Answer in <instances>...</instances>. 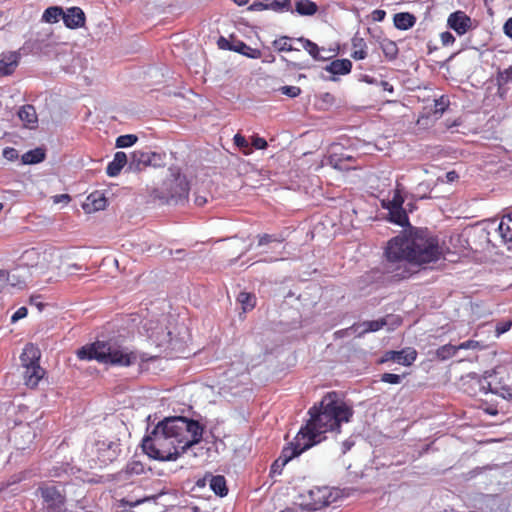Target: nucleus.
Listing matches in <instances>:
<instances>
[{"label":"nucleus","mask_w":512,"mask_h":512,"mask_svg":"<svg viewBox=\"0 0 512 512\" xmlns=\"http://www.w3.org/2000/svg\"><path fill=\"white\" fill-rule=\"evenodd\" d=\"M438 239L427 229L410 228L392 238L386 247V269L397 279L412 274L408 265H423L437 261L441 256Z\"/></svg>","instance_id":"obj_1"},{"label":"nucleus","mask_w":512,"mask_h":512,"mask_svg":"<svg viewBox=\"0 0 512 512\" xmlns=\"http://www.w3.org/2000/svg\"><path fill=\"white\" fill-rule=\"evenodd\" d=\"M203 427L194 420L176 416L159 422L142 441L143 451L152 459L174 461L202 439Z\"/></svg>","instance_id":"obj_2"},{"label":"nucleus","mask_w":512,"mask_h":512,"mask_svg":"<svg viewBox=\"0 0 512 512\" xmlns=\"http://www.w3.org/2000/svg\"><path fill=\"white\" fill-rule=\"evenodd\" d=\"M308 413L310 419L301 430L317 444L322 440L321 434L339 429L343 422H349L353 410L344 402L337 400L336 393H328L321 400L319 407H311Z\"/></svg>","instance_id":"obj_3"},{"label":"nucleus","mask_w":512,"mask_h":512,"mask_svg":"<svg viewBox=\"0 0 512 512\" xmlns=\"http://www.w3.org/2000/svg\"><path fill=\"white\" fill-rule=\"evenodd\" d=\"M77 356L82 360L95 359L100 363L117 366H130L138 361V355L117 344L114 340L96 341L78 350Z\"/></svg>","instance_id":"obj_4"},{"label":"nucleus","mask_w":512,"mask_h":512,"mask_svg":"<svg viewBox=\"0 0 512 512\" xmlns=\"http://www.w3.org/2000/svg\"><path fill=\"white\" fill-rule=\"evenodd\" d=\"M190 186L178 168H170L162 182L151 191V197L160 204L178 205L188 199Z\"/></svg>","instance_id":"obj_5"},{"label":"nucleus","mask_w":512,"mask_h":512,"mask_svg":"<svg viewBox=\"0 0 512 512\" xmlns=\"http://www.w3.org/2000/svg\"><path fill=\"white\" fill-rule=\"evenodd\" d=\"M42 500V512H67L66 493L64 489L49 484L41 483L36 490Z\"/></svg>","instance_id":"obj_6"},{"label":"nucleus","mask_w":512,"mask_h":512,"mask_svg":"<svg viewBox=\"0 0 512 512\" xmlns=\"http://www.w3.org/2000/svg\"><path fill=\"white\" fill-rule=\"evenodd\" d=\"M315 445L311 438L307 437L301 429L297 433L294 441L291 442L288 446L284 447L279 458L284 461V463H288L294 457L300 455L305 450L309 449Z\"/></svg>","instance_id":"obj_7"},{"label":"nucleus","mask_w":512,"mask_h":512,"mask_svg":"<svg viewBox=\"0 0 512 512\" xmlns=\"http://www.w3.org/2000/svg\"><path fill=\"white\" fill-rule=\"evenodd\" d=\"M156 158L160 159V155L155 152L136 150L130 155L127 169L130 172H140L148 166H156Z\"/></svg>","instance_id":"obj_8"},{"label":"nucleus","mask_w":512,"mask_h":512,"mask_svg":"<svg viewBox=\"0 0 512 512\" xmlns=\"http://www.w3.org/2000/svg\"><path fill=\"white\" fill-rule=\"evenodd\" d=\"M447 25L459 36L466 34L475 27L474 21L465 12L460 10L449 15Z\"/></svg>","instance_id":"obj_9"},{"label":"nucleus","mask_w":512,"mask_h":512,"mask_svg":"<svg viewBox=\"0 0 512 512\" xmlns=\"http://www.w3.org/2000/svg\"><path fill=\"white\" fill-rule=\"evenodd\" d=\"M61 265V255L54 251H44L41 255V260L37 263L36 269L40 270V272H56L59 270Z\"/></svg>","instance_id":"obj_10"},{"label":"nucleus","mask_w":512,"mask_h":512,"mask_svg":"<svg viewBox=\"0 0 512 512\" xmlns=\"http://www.w3.org/2000/svg\"><path fill=\"white\" fill-rule=\"evenodd\" d=\"M21 54L18 51L4 52L0 56V76L11 75L19 65Z\"/></svg>","instance_id":"obj_11"},{"label":"nucleus","mask_w":512,"mask_h":512,"mask_svg":"<svg viewBox=\"0 0 512 512\" xmlns=\"http://www.w3.org/2000/svg\"><path fill=\"white\" fill-rule=\"evenodd\" d=\"M388 324V317H384L378 320L372 321H364L359 324H354L349 328L350 331L357 334V336H362L368 332H376L382 329L384 326Z\"/></svg>","instance_id":"obj_12"},{"label":"nucleus","mask_w":512,"mask_h":512,"mask_svg":"<svg viewBox=\"0 0 512 512\" xmlns=\"http://www.w3.org/2000/svg\"><path fill=\"white\" fill-rule=\"evenodd\" d=\"M64 24L70 29L82 27L85 23V14L79 7H71L63 12Z\"/></svg>","instance_id":"obj_13"},{"label":"nucleus","mask_w":512,"mask_h":512,"mask_svg":"<svg viewBox=\"0 0 512 512\" xmlns=\"http://www.w3.org/2000/svg\"><path fill=\"white\" fill-rule=\"evenodd\" d=\"M417 357V352L413 348H406L401 351H388L386 353V360H392L398 364L409 366Z\"/></svg>","instance_id":"obj_14"},{"label":"nucleus","mask_w":512,"mask_h":512,"mask_svg":"<svg viewBox=\"0 0 512 512\" xmlns=\"http://www.w3.org/2000/svg\"><path fill=\"white\" fill-rule=\"evenodd\" d=\"M107 205V199L104 194L100 191H95L91 193L85 203L83 204V209L86 213H92L104 210Z\"/></svg>","instance_id":"obj_15"},{"label":"nucleus","mask_w":512,"mask_h":512,"mask_svg":"<svg viewBox=\"0 0 512 512\" xmlns=\"http://www.w3.org/2000/svg\"><path fill=\"white\" fill-rule=\"evenodd\" d=\"M41 357L40 350L32 343L25 345L23 352L20 355L22 368L30 367L38 364Z\"/></svg>","instance_id":"obj_16"},{"label":"nucleus","mask_w":512,"mask_h":512,"mask_svg":"<svg viewBox=\"0 0 512 512\" xmlns=\"http://www.w3.org/2000/svg\"><path fill=\"white\" fill-rule=\"evenodd\" d=\"M23 369L25 384L31 388L36 387L45 374V370L39 363Z\"/></svg>","instance_id":"obj_17"},{"label":"nucleus","mask_w":512,"mask_h":512,"mask_svg":"<svg viewBox=\"0 0 512 512\" xmlns=\"http://www.w3.org/2000/svg\"><path fill=\"white\" fill-rule=\"evenodd\" d=\"M129 159L124 152H116L113 160L107 165L106 173L110 177H116L120 174L125 165L128 166Z\"/></svg>","instance_id":"obj_18"},{"label":"nucleus","mask_w":512,"mask_h":512,"mask_svg":"<svg viewBox=\"0 0 512 512\" xmlns=\"http://www.w3.org/2000/svg\"><path fill=\"white\" fill-rule=\"evenodd\" d=\"M97 449L103 457V461H113L116 459L119 453V444L115 441H99L97 443Z\"/></svg>","instance_id":"obj_19"},{"label":"nucleus","mask_w":512,"mask_h":512,"mask_svg":"<svg viewBox=\"0 0 512 512\" xmlns=\"http://www.w3.org/2000/svg\"><path fill=\"white\" fill-rule=\"evenodd\" d=\"M497 231L504 242H512V213L501 218Z\"/></svg>","instance_id":"obj_20"},{"label":"nucleus","mask_w":512,"mask_h":512,"mask_svg":"<svg viewBox=\"0 0 512 512\" xmlns=\"http://www.w3.org/2000/svg\"><path fill=\"white\" fill-rule=\"evenodd\" d=\"M352 63L348 59H337L325 67V70L334 75H344L351 71Z\"/></svg>","instance_id":"obj_21"},{"label":"nucleus","mask_w":512,"mask_h":512,"mask_svg":"<svg viewBox=\"0 0 512 512\" xmlns=\"http://www.w3.org/2000/svg\"><path fill=\"white\" fill-rule=\"evenodd\" d=\"M20 120L28 127L33 128L37 124L36 110L32 105H25L18 112Z\"/></svg>","instance_id":"obj_22"},{"label":"nucleus","mask_w":512,"mask_h":512,"mask_svg":"<svg viewBox=\"0 0 512 512\" xmlns=\"http://www.w3.org/2000/svg\"><path fill=\"white\" fill-rule=\"evenodd\" d=\"M293 11L301 16H312L318 11V6L311 0H296Z\"/></svg>","instance_id":"obj_23"},{"label":"nucleus","mask_w":512,"mask_h":512,"mask_svg":"<svg viewBox=\"0 0 512 512\" xmlns=\"http://www.w3.org/2000/svg\"><path fill=\"white\" fill-rule=\"evenodd\" d=\"M233 51L240 53L251 59H258L261 57V51L258 49L251 48L243 41L234 40Z\"/></svg>","instance_id":"obj_24"},{"label":"nucleus","mask_w":512,"mask_h":512,"mask_svg":"<svg viewBox=\"0 0 512 512\" xmlns=\"http://www.w3.org/2000/svg\"><path fill=\"white\" fill-rule=\"evenodd\" d=\"M415 17L407 12L397 13L394 15V25L400 30H407L415 24Z\"/></svg>","instance_id":"obj_25"},{"label":"nucleus","mask_w":512,"mask_h":512,"mask_svg":"<svg viewBox=\"0 0 512 512\" xmlns=\"http://www.w3.org/2000/svg\"><path fill=\"white\" fill-rule=\"evenodd\" d=\"M209 485H210V488L214 491V493L220 497H224L228 493V489L226 486V480H225L224 476L210 475Z\"/></svg>","instance_id":"obj_26"},{"label":"nucleus","mask_w":512,"mask_h":512,"mask_svg":"<svg viewBox=\"0 0 512 512\" xmlns=\"http://www.w3.org/2000/svg\"><path fill=\"white\" fill-rule=\"evenodd\" d=\"M352 46H353L354 51L351 54V56L355 60H362V59L366 58V56H367V52H366L367 45H366V42L364 41V39L362 37H359L356 34L352 38Z\"/></svg>","instance_id":"obj_27"},{"label":"nucleus","mask_w":512,"mask_h":512,"mask_svg":"<svg viewBox=\"0 0 512 512\" xmlns=\"http://www.w3.org/2000/svg\"><path fill=\"white\" fill-rule=\"evenodd\" d=\"M298 41L303 44V48L313 57V59L318 61L326 59V57L320 54L321 51L325 50L324 48H320L316 43L303 37H300Z\"/></svg>","instance_id":"obj_28"},{"label":"nucleus","mask_w":512,"mask_h":512,"mask_svg":"<svg viewBox=\"0 0 512 512\" xmlns=\"http://www.w3.org/2000/svg\"><path fill=\"white\" fill-rule=\"evenodd\" d=\"M310 495L314 500V504L318 508L327 506L331 503L330 495L328 494L327 488H317L315 490H311Z\"/></svg>","instance_id":"obj_29"},{"label":"nucleus","mask_w":512,"mask_h":512,"mask_svg":"<svg viewBox=\"0 0 512 512\" xmlns=\"http://www.w3.org/2000/svg\"><path fill=\"white\" fill-rule=\"evenodd\" d=\"M21 159L23 164H37L45 159V152L41 148H36L24 153Z\"/></svg>","instance_id":"obj_30"},{"label":"nucleus","mask_w":512,"mask_h":512,"mask_svg":"<svg viewBox=\"0 0 512 512\" xmlns=\"http://www.w3.org/2000/svg\"><path fill=\"white\" fill-rule=\"evenodd\" d=\"M24 272V270L16 269L12 273H9L8 285L13 288L23 289L26 286Z\"/></svg>","instance_id":"obj_31"},{"label":"nucleus","mask_w":512,"mask_h":512,"mask_svg":"<svg viewBox=\"0 0 512 512\" xmlns=\"http://www.w3.org/2000/svg\"><path fill=\"white\" fill-rule=\"evenodd\" d=\"M60 17H63V10L58 6H52L47 8L43 15L42 20L47 23H55Z\"/></svg>","instance_id":"obj_32"},{"label":"nucleus","mask_w":512,"mask_h":512,"mask_svg":"<svg viewBox=\"0 0 512 512\" xmlns=\"http://www.w3.org/2000/svg\"><path fill=\"white\" fill-rule=\"evenodd\" d=\"M390 220L400 226L408 224V216L403 208L389 209Z\"/></svg>","instance_id":"obj_33"},{"label":"nucleus","mask_w":512,"mask_h":512,"mask_svg":"<svg viewBox=\"0 0 512 512\" xmlns=\"http://www.w3.org/2000/svg\"><path fill=\"white\" fill-rule=\"evenodd\" d=\"M237 300L242 305L244 311L253 309L256 304V297L247 292H241Z\"/></svg>","instance_id":"obj_34"},{"label":"nucleus","mask_w":512,"mask_h":512,"mask_svg":"<svg viewBox=\"0 0 512 512\" xmlns=\"http://www.w3.org/2000/svg\"><path fill=\"white\" fill-rule=\"evenodd\" d=\"M270 10L278 13L294 12L291 6V0H273L269 2Z\"/></svg>","instance_id":"obj_35"},{"label":"nucleus","mask_w":512,"mask_h":512,"mask_svg":"<svg viewBox=\"0 0 512 512\" xmlns=\"http://www.w3.org/2000/svg\"><path fill=\"white\" fill-rule=\"evenodd\" d=\"M458 348L457 346L446 344L441 347H439L436 350V356L441 360L449 359L450 357L454 356L457 352Z\"/></svg>","instance_id":"obj_36"},{"label":"nucleus","mask_w":512,"mask_h":512,"mask_svg":"<svg viewBox=\"0 0 512 512\" xmlns=\"http://www.w3.org/2000/svg\"><path fill=\"white\" fill-rule=\"evenodd\" d=\"M137 140V136L133 134L121 135L116 139V147L127 148L134 145L137 142Z\"/></svg>","instance_id":"obj_37"},{"label":"nucleus","mask_w":512,"mask_h":512,"mask_svg":"<svg viewBox=\"0 0 512 512\" xmlns=\"http://www.w3.org/2000/svg\"><path fill=\"white\" fill-rule=\"evenodd\" d=\"M290 42V38L288 36H282L276 40L273 41V47L282 52V51H292L294 50V48L292 47V45L289 43Z\"/></svg>","instance_id":"obj_38"},{"label":"nucleus","mask_w":512,"mask_h":512,"mask_svg":"<svg viewBox=\"0 0 512 512\" xmlns=\"http://www.w3.org/2000/svg\"><path fill=\"white\" fill-rule=\"evenodd\" d=\"M381 48L385 56L389 59H394L396 57L398 48L394 42L385 40L381 43Z\"/></svg>","instance_id":"obj_39"},{"label":"nucleus","mask_w":512,"mask_h":512,"mask_svg":"<svg viewBox=\"0 0 512 512\" xmlns=\"http://www.w3.org/2000/svg\"><path fill=\"white\" fill-rule=\"evenodd\" d=\"M144 465L140 461L133 460L126 466V474L129 475H140L144 472Z\"/></svg>","instance_id":"obj_40"},{"label":"nucleus","mask_w":512,"mask_h":512,"mask_svg":"<svg viewBox=\"0 0 512 512\" xmlns=\"http://www.w3.org/2000/svg\"><path fill=\"white\" fill-rule=\"evenodd\" d=\"M234 143L237 147H239L242 152L246 155L250 154L252 152V147L246 140V138L240 134H236L234 136Z\"/></svg>","instance_id":"obj_41"},{"label":"nucleus","mask_w":512,"mask_h":512,"mask_svg":"<svg viewBox=\"0 0 512 512\" xmlns=\"http://www.w3.org/2000/svg\"><path fill=\"white\" fill-rule=\"evenodd\" d=\"M403 203H404V198L401 196L400 191L396 190L393 198L388 202V204L385 207L388 210L389 209H399V208H403L402 207Z\"/></svg>","instance_id":"obj_42"},{"label":"nucleus","mask_w":512,"mask_h":512,"mask_svg":"<svg viewBox=\"0 0 512 512\" xmlns=\"http://www.w3.org/2000/svg\"><path fill=\"white\" fill-rule=\"evenodd\" d=\"M352 159L353 157L350 155H342L341 157H337V155H331L329 158V162L334 168L342 170L345 169L342 162L344 160L351 161Z\"/></svg>","instance_id":"obj_43"},{"label":"nucleus","mask_w":512,"mask_h":512,"mask_svg":"<svg viewBox=\"0 0 512 512\" xmlns=\"http://www.w3.org/2000/svg\"><path fill=\"white\" fill-rule=\"evenodd\" d=\"M511 80H512V66H510L507 69H504L503 71H500L498 73L497 81H498L499 85L507 84Z\"/></svg>","instance_id":"obj_44"},{"label":"nucleus","mask_w":512,"mask_h":512,"mask_svg":"<svg viewBox=\"0 0 512 512\" xmlns=\"http://www.w3.org/2000/svg\"><path fill=\"white\" fill-rule=\"evenodd\" d=\"M279 90L282 94L292 98L297 97L301 93V89L297 86H283Z\"/></svg>","instance_id":"obj_45"},{"label":"nucleus","mask_w":512,"mask_h":512,"mask_svg":"<svg viewBox=\"0 0 512 512\" xmlns=\"http://www.w3.org/2000/svg\"><path fill=\"white\" fill-rule=\"evenodd\" d=\"M511 326H512V321L498 322L495 326L496 336L499 337L500 335L509 331Z\"/></svg>","instance_id":"obj_46"},{"label":"nucleus","mask_w":512,"mask_h":512,"mask_svg":"<svg viewBox=\"0 0 512 512\" xmlns=\"http://www.w3.org/2000/svg\"><path fill=\"white\" fill-rule=\"evenodd\" d=\"M401 376L400 375H397V374H392V373H384L382 376H381V380L385 383H389V384H399L401 382Z\"/></svg>","instance_id":"obj_47"},{"label":"nucleus","mask_w":512,"mask_h":512,"mask_svg":"<svg viewBox=\"0 0 512 512\" xmlns=\"http://www.w3.org/2000/svg\"><path fill=\"white\" fill-rule=\"evenodd\" d=\"M449 104V101L444 96H441L439 99L435 100V113H443L447 106Z\"/></svg>","instance_id":"obj_48"},{"label":"nucleus","mask_w":512,"mask_h":512,"mask_svg":"<svg viewBox=\"0 0 512 512\" xmlns=\"http://www.w3.org/2000/svg\"><path fill=\"white\" fill-rule=\"evenodd\" d=\"M282 240L274 235L263 234L259 236L258 246H263L271 242H281Z\"/></svg>","instance_id":"obj_49"},{"label":"nucleus","mask_w":512,"mask_h":512,"mask_svg":"<svg viewBox=\"0 0 512 512\" xmlns=\"http://www.w3.org/2000/svg\"><path fill=\"white\" fill-rule=\"evenodd\" d=\"M286 465V463H284V461H282L279 457L273 462L272 466H271V470H270V473L272 475H280L282 473V470L284 468V466Z\"/></svg>","instance_id":"obj_50"},{"label":"nucleus","mask_w":512,"mask_h":512,"mask_svg":"<svg viewBox=\"0 0 512 512\" xmlns=\"http://www.w3.org/2000/svg\"><path fill=\"white\" fill-rule=\"evenodd\" d=\"M3 157L5 159H7L8 161H14L18 158V152L15 148L13 147H6L4 150H3Z\"/></svg>","instance_id":"obj_51"},{"label":"nucleus","mask_w":512,"mask_h":512,"mask_svg":"<svg viewBox=\"0 0 512 512\" xmlns=\"http://www.w3.org/2000/svg\"><path fill=\"white\" fill-rule=\"evenodd\" d=\"M217 44H218V47L222 50L233 51L234 40L230 41V40L226 39L225 37H220L218 39Z\"/></svg>","instance_id":"obj_52"},{"label":"nucleus","mask_w":512,"mask_h":512,"mask_svg":"<svg viewBox=\"0 0 512 512\" xmlns=\"http://www.w3.org/2000/svg\"><path fill=\"white\" fill-rule=\"evenodd\" d=\"M250 146L255 149H265L267 147V141L264 138L254 136L252 137V143Z\"/></svg>","instance_id":"obj_53"},{"label":"nucleus","mask_w":512,"mask_h":512,"mask_svg":"<svg viewBox=\"0 0 512 512\" xmlns=\"http://www.w3.org/2000/svg\"><path fill=\"white\" fill-rule=\"evenodd\" d=\"M440 38L444 46L451 45L455 42V37L448 31L441 33Z\"/></svg>","instance_id":"obj_54"},{"label":"nucleus","mask_w":512,"mask_h":512,"mask_svg":"<svg viewBox=\"0 0 512 512\" xmlns=\"http://www.w3.org/2000/svg\"><path fill=\"white\" fill-rule=\"evenodd\" d=\"M27 315V308L26 307H20L12 316H11V322L15 323L20 319L25 318Z\"/></svg>","instance_id":"obj_55"},{"label":"nucleus","mask_w":512,"mask_h":512,"mask_svg":"<svg viewBox=\"0 0 512 512\" xmlns=\"http://www.w3.org/2000/svg\"><path fill=\"white\" fill-rule=\"evenodd\" d=\"M479 347H480V343L478 341H474V340L465 341L457 346L458 350H460V349H477Z\"/></svg>","instance_id":"obj_56"},{"label":"nucleus","mask_w":512,"mask_h":512,"mask_svg":"<svg viewBox=\"0 0 512 512\" xmlns=\"http://www.w3.org/2000/svg\"><path fill=\"white\" fill-rule=\"evenodd\" d=\"M249 10H251V11L270 10V6H269V3L254 2L249 6Z\"/></svg>","instance_id":"obj_57"},{"label":"nucleus","mask_w":512,"mask_h":512,"mask_svg":"<svg viewBox=\"0 0 512 512\" xmlns=\"http://www.w3.org/2000/svg\"><path fill=\"white\" fill-rule=\"evenodd\" d=\"M8 281L9 273L4 270H0V292L8 285Z\"/></svg>","instance_id":"obj_58"},{"label":"nucleus","mask_w":512,"mask_h":512,"mask_svg":"<svg viewBox=\"0 0 512 512\" xmlns=\"http://www.w3.org/2000/svg\"><path fill=\"white\" fill-rule=\"evenodd\" d=\"M194 202L197 206H203L204 204H206L208 202V195L207 194L201 195L199 193H196Z\"/></svg>","instance_id":"obj_59"},{"label":"nucleus","mask_w":512,"mask_h":512,"mask_svg":"<svg viewBox=\"0 0 512 512\" xmlns=\"http://www.w3.org/2000/svg\"><path fill=\"white\" fill-rule=\"evenodd\" d=\"M385 16L386 12L384 10L376 9L372 12V18L377 22L383 21Z\"/></svg>","instance_id":"obj_60"},{"label":"nucleus","mask_w":512,"mask_h":512,"mask_svg":"<svg viewBox=\"0 0 512 512\" xmlns=\"http://www.w3.org/2000/svg\"><path fill=\"white\" fill-rule=\"evenodd\" d=\"M429 190L428 184L420 183L417 187L418 194L421 199L426 198V192Z\"/></svg>","instance_id":"obj_61"},{"label":"nucleus","mask_w":512,"mask_h":512,"mask_svg":"<svg viewBox=\"0 0 512 512\" xmlns=\"http://www.w3.org/2000/svg\"><path fill=\"white\" fill-rule=\"evenodd\" d=\"M70 201V196L68 194H60V195H55L53 197V202L54 203H68Z\"/></svg>","instance_id":"obj_62"},{"label":"nucleus","mask_w":512,"mask_h":512,"mask_svg":"<svg viewBox=\"0 0 512 512\" xmlns=\"http://www.w3.org/2000/svg\"><path fill=\"white\" fill-rule=\"evenodd\" d=\"M504 33L512 39V18H509L503 27Z\"/></svg>","instance_id":"obj_63"},{"label":"nucleus","mask_w":512,"mask_h":512,"mask_svg":"<svg viewBox=\"0 0 512 512\" xmlns=\"http://www.w3.org/2000/svg\"><path fill=\"white\" fill-rule=\"evenodd\" d=\"M447 182H453L458 178V174L455 171H449L445 175Z\"/></svg>","instance_id":"obj_64"}]
</instances>
